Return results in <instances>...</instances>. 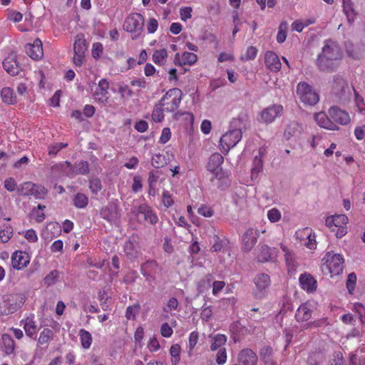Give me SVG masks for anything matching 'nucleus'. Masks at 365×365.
I'll return each instance as SVG.
<instances>
[{
  "instance_id": "1",
  "label": "nucleus",
  "mask_w": 365,
  "mask_h": 365,
  "mask_svg": "<svg viewBox=\"0 0 365 365\" xmlns=\"http://www.w3.org/2000/svg\"><path fill=\"white\" fill-rule=\"evenodd\" d=\"M343 56L339 44L331 39L324 41L322 53L318 55L317 66L322 71L332 72L339 66Z\"/></svg>"
},
{
  "instance_id": "2",
  "label": "nucleus",
  "mask_w": 365,
  "mask_h": 365,
  "mask_svg": "<svg viewBox=\"0 0 365 365\" xmlns=\"http://www.w3.org/2000/svg\"><path fill=\"white\" fill-rule=\"evenodd\" d=\"M322 270L324 273H329L331 277L339 275L343 271L344 259L339 254L328 252L322 259Z\"/></svg>"
},
{
  "instance_id": "3",
  "label": "nucleus",
  "mask_w": 365,
  "mask_h": 365,
  "mask_svg": "<svg viewBox=\"0 0 365 365\" xmlns=\"http://www.w3.org/2000/svg\"><path fill=\"white\" fill-rule=\"evenodd\" d=\"M331 93L336 102H346L351 97V89L348 83L340 76H334Z\"/></svg>"
},
{
  "instance_id": "4",
  "label": "nucleus",
  "mask_w": 365,
  "mask_h": 365,
  "mask_svg": "<svg viewBox=\"0 0 365 365\" xmlns=\"http://www.w3.org/2000/svg\"><path fill=\"white\" fill-rule=\"evenodd\" d=\"M182 93L180 89L174 88L168 90L160 101L165 112L173 113L178 110L181 103Z\"/></svg>"
},
{
  "instance_id": "5",
  "label": "nucleus",
  "mask_w": 365,
  "mask_h": 365,
  "mask_svg": "<svg viewBox=\"0 0 365 365\" xmlns=\"http://www.w3.org/2000/svg\"><path fill=\"white\" fill-rule=\"evenodd\" d=\"M298 95L301 101L305 105L314 106L319 101L318 93L307 82L298 83Z\"/></svg>"
},
{
  "instance_id": "6",
  "label": "nucleus",
  "mask_w": 365,
  "mask_h": 365,
  "mask_svg": "<svg viewBox=\"0 0 365 365\" xmlns=\"http://www.w3.org/2000/svg\"><path fill=\"white\" fill-rule=\"evenodd\" d=\"M241 129H231L222 135L220 140V150L224 153H227L231 148L235 147L242 139Z\"/></svg>"
},
{
  "instance_id": "7",
  "label": "nucleus",
  "mask_w": 365,
  "mask_h": 365,
  "mask_svg": "<svg viewBox=\"0 0 365 365\" xmlns=\"http://www.w3.org/2000/svg\"><path fill=\"white\" fill-rule=\"evenodd\" d=\"M144 26V18L138 13L130 14L125 20L123 28L129 33H135L136 35L133 38L140 36Z\"/></svg>"
},
{
  "instance_id": "8",
  "label": "nucleus",
  "mask_w": 365,
  "mask_h": 365,
  "mask_svg": "<svg viewBox=\"0 0 365 365\" xmlns=\"http://www.w3.org/2000/svg\"><path fill=\"white\" fill-rule=\"evenodd\" d=\"M109 87V82L106 78H101L98 81L92 93L93 98L97 103L105 106L109 102L110 98Z\"/></svg>"
},
{
  "instance_id": "9",
  "label": "nucleus",
  "mask_w": 365,
  "mask_h": 365,
  "mask_svg": "<svg viewBox=\"0 0 365 365\" xmlns=\"http://www.w3.org/2000/svg\"><path fill=\"white\" fill-rule=\"evenodd\" d=\"M254 283L255 289L253 293L255 298L261 299L264 297L271 284L269 276L264 273L258 274L254 278Z\"/></svg>"
},
{
  "instance_id": "10",
  "label": "nucleus",
  "mask_w": 365,
  "mask_h": 365,
  "mask_svg": "<svg viewBox=\"0 0 365 365\" xmlns=\"http://www.w3.org/2000/svg\"><path fill=\"white\" fill-rule=\"evenodd\" d=\"M283 107L281 105H272L264 109L260 113L259 120L264 123H272L277 117L282 115Z\"/></svg>"
},
{
  "instance_id": "11",
  "label": "nucleus",
  "mask_w": 365,
  "mask_h": 365,
  "mask_svg": "<svg viewBox=\"0 0 365 365\" xmlns=\"http://www.w3.org/2000/svg\"><path fill=\"white\" fill-rule=\"evenodd\" d=\"M65 166L69 169V170L66 172V174L68 176H73L76 175H87L90 172L89 164L87 161L81 160L80 161L75 168H73L71 163L69 161H66L63 164L61 165V167L66 170Z\"/></svg>"
},
{
  "instance_id": "12",
  "label": "nucleus",
  "mask_w": 365,
  "mask_h": 365,
  "mask_svg": "<svg viewBox=\"0 0 365 365\" xmlns=\"http://www.w3.org/2000/svg\"><path fill=\"white\" fill-rule=\"evenodd\" d=\"M298 280L301 288L307 293L312 294L316 292L317 281L310 273L304 272L300 274Z\"/></svg>"
},
{
  "instance_id": "13",
  "label": "nucleus",
  "mask_w": 365,
  "mask_h": 365,
  "mask_svg": "<svg viewBox=\"0 0 365 365\" xmlns=\"http://www.w3.org/2000/svg\"><path fill=\"white\" fill-rule=\"evenodd\" d=\"M29 262L30 257L26 252L17 250L11 255V264L15 269H23L28 266Z\"/></svg>"
},
{
  "instance_id": "14",
  "label": "nucleus",
  "mask_w": 365,
  "mask_h": 365,
  "mask_svg": "<svg viewBox=\"0 0 365 365\" xmlns=\"http://www.w3.org/2000/svg\"><path fill=\"white\" fill-rule=\"evenodd\" d=\"M258 236L257 230L253 228L247 230L242 237V250L244 252L250 251L256 245Z\"/></svg>"
},
{
  "instance_id": "15",
  "label": "nucleus",
  "mask_w": 365,
  "mask_h": 365,
  "mask_svg": "<svg viewBox=\"0 0 365 365\" xmlns=\"http://www.w3.org/2000/svg\"><path fill=\"white\" fill-rule=\"evenodd\" d=\"M329 117L336 123L341 125H347L350 122V117L347 112L337 106H332L329 109Z\"/></svg>"
},
{
  "instance_id": "16",
  "label": "nucleus",
  "mask_w": 365,
  "mask_h": 365,
  "mask_svg": "<svg viewBox=\"0 0 365 365\" xmlns=\"http://www.w3.org/2000/svg\"><path fill=\"white\" fill-rule=\"evenodd\" d=\"M4 70L11 76H16L20 73L21 67L16 60V56L9 54L2 62Z\"/></svg>"
},
{
  "instance_id": "17",
  "label": "nucleus",
  "mask_w": 365,
  "mask_h": 365,
  "mask_svg": "<svg viewBox=\"0 0 365 365\" xmlns=\"http://www.w3.org/2000/svg\"><path fill=\"white\" fill-rule=\"evenodd\" d=\"M26 53L34 60H39L43 55L42 42L39 38L34 40L33 43L25 46Z\"/></svg>"
},
{
  "instance_id": "18",
  "label": "nucleus",
  "mask_w": 365,
  "mask_h": 365,
  "mask_svg": "<svg viewBox=\"0 0 365 365\" xmlns=\"http://www.w3.org/2000/svg\"><path fill=\"white\" fill-rule=\"evenodd\" d=\"M137 215H142L144 220L151 225L158 222V217L155 211L146 203L140 204L137 208Z\"/></svg>"
},
{
  "instance_id": "19",
  "label": "nucleus",
  "mask_w": 365,
  "mask_h": 365,
  "mask_svg": "<svg viewBox=\"0 0 365 365\" xmlns=\"http://www.w3.org/2000/svg\"><path fill=\"white\" fill-rule=\"evenodd\" d=\"M257 361V355L250 349H244L238 354L240 365H256Z\"/></svg>"
},
{
  "instance_id": "20",
  "label": "nucleus",
  "mask_w": 365,
  "mask_h": 365,
  "mask_svg": "<svg viewBox=\"0 0 365 365\" xmlns=\"http://www.w3.org/2000/svg\"><path fill=\"white\" fill-rule=\"evenodd\" d=\"M197 60V56L195 53L185 51L182 53L180 54L179 53H176L175 55L174 62L175 65L183 66H192L194 65Z\"/></svg>"
},
{
  "instance_id": "21",
  "label": "nucleus",
  "mask_w": 365,
  "mask_h": 365,
  "mask_svg": "<svg viewBox=\"0 0 365 365\" xmlns=\"http://www.w3.org/2000/svg\"><path fill=\"white\" fill-rule=\"evenodd\" d=\"M302 233L306 236V238H302V236L298 237L301 246L306 247L309 250L316 249V236L313 233L312 230L309 227H305L302 230Z\"/></svg>"
},
{
  "instance_id": "22",
  "label": "nucleus",
  "mask_w": 365,
  "mask_h": 365,
  "mask_svg": "<svg viewBox=\"0 0 365 365\" xmlns=\"http://www.w3.org/2000/svg\"><path fill=\"white\" fill-rule=\"evenodd\" d=\"M281 249L284 253V259L287 267L288 274L290 276H294L297 270L295 255L294 252H291L289 249L283 244H281Z\"/></svg>"
},
{
  "instance_id": "23",
  "label": "nucleus",
  "mask_w": 365,
  "mask_h": 365,
  "mask_svg": "<svg viewBox=\"0 0 365 365\" xmlns=\"http://www.w3.org/2000/svg\"><path fill=\"white\" fill-rule=\"evenodd\" d=\"M264 63L266 67L272 72H278L282 63L279 56L273 51H267L264 55Z\"/></svg>"
},
{
  "instance_id": "24",
  "label": "nucleus",
  "mask_w": 365,
  "mask_h": 365,
  "mask_svg": "<svg viewBox=\"0 0 365 365\" xmlns=\"http://www.w3.org/2000/svg\"><path fill=\"white\" fill-rule=\"evenodd\" d=\"M123 251L129 259H135L140 254L139 243L133 239H129L124 244Z\"/></svg>"
},
{
  "instance_id": "25",
  "label": "nucleus",
  "mask_w": 365,
  "mask_h": 365,
  "mask_svg": "<svg viewBox=\"0 0 365 365\" xmlns=\"http://www.w3.org/2000/svg\"><path fill=\"white\" fill-rule=\"evenodd\" d=\"M324 112H320L314 115V119L317 123L322 128L335 130L338 129V126L331 121Z\"/></svg>"
},
{
  "instance_id": "26",
  "label": "nucleus",
  "mask_w": 365,
  "mask_h": 365,
  "mask_svg": "<svg viewBox=\"0 0 365 365\" xmlns=\"http://www.w3.org/2000/svg\"><path fill=\"white\" fill-rule=\"evenodd\" d=\"M16 344L13 338L9 334H3L1 339V349L6 355L14 353Z\"/></svg>"
},
{
  "instance_id": "27",
  "label": "nucleus",
  "mask_w": 365,
  "mask_h": 365,
  "mask_svg": "<svg viewBox=\"0 0 365 365\" xmlns=\"http://www.w3.org/2000/svg\"><path fill=\"white\" fill-rule=\"evenodd\" d=\"M344 47L346 53L349 58L354 60H359L361 58L363 52L359 46L354 45L349 40L345 41Z\"/></svg>"
},
{
  "instance_id": "28",
  "label": "nucleus",
  "mask_w": 365,
  "mask_h": 365,
  "mask_svg": "<svg viewBox=\"0 0 365 365\" xmlns=\"http://www.w3.org/2000/svg\"><path fill=\"white\" fill-rule=\"evenodd\" d=\"M342 6L348 21L350 24L354 22L358 12L355 9L352 0H342Z\"/></svg>"
},
{
  "instance_id": "29",
  "label": "nucleus",
  "mask_w": 365,
  "mask_h": 365,
  "mask_svg": "<svg viewBox=\"0 0 365 365\" xmlns=\"http://www.w3.org/2000/svg\"><path fill=\"white\" fill-rule=\"evenodd\" d=\"M224 162L223 156L219 153H215L209 158L207 168L212 173L216 172Z\"/></svg>"
},
{
  "instance_id": "30",
  "label": "nucleus",
  "mask_w": 365,
  "mask_h": 365,
  "mask_svg": "<svg viewBox=\"0 0 365 365\" xmlns=\"http://www.w3.org/2000/svg\"><path fill=\"white\" fill-rule=\"evenodd\" d=\"M1 98L2 101L9 105H15L17 103V98L14 90L10 87H4L1 90Z\"/></svg>"
},
{
  "instance_id": "31",
  "label": "nucleus",
  "mask_w": 365,
  "mask_h": 365,
  "mask_svg": "<svg viewBox=\"0 0 365 365\" xmlns=\"http://www.w3.org/2000/svg\"><path fill=\"white\" fill-rule=\"evenodd\" d=\"M276 255V249L271 248L269 246L264 245L261 246L260 252L257 256L258 261L263 262L274 258Z\"/></svg>"
},
{
  "instance_id": "32",
  "label": "nucleus",
  "mask_w": 365,
  "mask_h": 365,
  "mask_svg": "<svg viewBox=\"0 0 365 365\" xmlns=\"http://www.w3.org/2000/svg\"><path fill=\"white\" fill-rule=\"evenodd\" d=\"M54 336L53 331L49 328H44L39 334L37 343L38 345L48 347Z\"/></svg>"
},
{
  "instance_id": "33",
  "label": "nucleus",
  "mask_w": 365,
  "mask_h": 365,
  "mask_svg": "<svg viewBox=\"0 0 365 365\" xmlns=\"http://www.w3.org/2000/svg\"><path fill=\"white\" fill-rule=\"evenodd\" d=\"M24 329L29 337L34 338L37 331V325L34 321V316L28 317L25 319Z\"/></svg>"
},
{
  "instance_id": "34",
  "label": "nucleus",
  "mask_w": 365,
  "mask_h": 365,
  "mask_svg": "<svg viewBox=\"0 0 365 365\" xmlns=\"http://www.w3.org/2000/svg\"><path fill=\"white\" fill-rule=\"evenodd\" d=\"M168 58V51L165 48L155 50L152 59L153 61L159 66H163L165 64Z\"/></svg>"
},
{
  "instance_id": "35",
  "label": "nucleus",
  "mask_w": 365,
  "mask_h": 365,
  "mask_svg": "<svg viewBox=\"0 0 365 365\" xmlns=\"http://www.w3.org/2000/svg\"><path fill=\"white\" fill-rule=\"evenodd\" d=\"M210 338L212 339L210 349L212 351L222 348V346L226 344L227 340V336L222 334H217L213 336H210Z\"/></svg>"
},
{
  "instance_id": "36",
  "label": "nucleus",
  "mask_w": 365,
  "mask_h": 365,
  "mask_svg": "<svg viewBox=\"0 0 365 365\" xmlns=\"http://www.w3.org/2000/svg\"><path fill=\"white\" fill-rule=\"evenodd\" d=\"M15 312V307L12 308L11 303V297H6L4 299H0V314L7 315Z\"/></svg>"
},
{
  "instance_id": "37",
  "label": "nucleus",
  "mask_w": 365,
  "mask_h": 365,
  "mask_svg": "<svg viewBox=\"0 0 365 365\" xmlns=\"http://www.w3.org/2000/svg\"><path fill=\"white\" fill-rule=\"evenodd\" d=\"M171 365H178L180 361L181 347L178 344H173L169 350Z\"/></svg>"
},
{
  "instance_id": "38",
  "label": "nucleus",
  "mask_w": 365,
  "mask_h": 365,
  "mask_svg": "<svg viewBox=\"0 0 365 365\" xmlns=\"http://www.w3.org/2000/svg\"><path fill=\"white\" fill-rule=\"evenodd\" d=\"M158 268V264L155 260H148L141 267V273L144 277H150V272H155Z\"/></svg>"
},
{
  "instance_id": "39",
  "label": "nucleus",
  "mask_w": 365,
  "mask_h": 365,
  "mask_svg": "<svg viewBox=\"0 0 365 365\" xmlns=\"http://www.w3.org/2000/svg\"><path fill=\"white\" fill-rule=\"evenodd\" d=\"M87 48L88 46L84 36L81 34H78L73 43V52L81 51L85 53Z\"/></svg>"
},
{
  "instance_id": "40",
  "label": "nucleus",
  "mask_w": 365,
  "mask_h": 365,
  "mask_svg": "<svg viewBox=\"0 0 365 365\" xmlns=\"http://www.w3.org/2000/svg\"><path fill=\"white\" fill-rule=\"evenodd\" d=\"M79 337L83 348L86 349H89L93 341L91 333L88 331L81 329L79 331Z\"/></svg>"
},
{
  "instance_id": "41",
  "label": "nucleus",
  "mask_w": 365,
  "mask_h": 365,
  "mask_svg": "<svg viewBox=\"0 0 365 365\" xmlns=\"http://www.w3.org/2000/svg\"><path fill=\"white\" fill-rule=\"evenodd\" d=\"M263 162L261 156H255L253 163L252 168L251 169V178L252 179L257 178L258 174L262 171Z\"/></svg>"
},
{
  "instance_id": "42",
  "label": "nucleus",
  "mask_w": 365,
  "mask_h": 365,
  "mask_svg": "<svg viewBox=\"0 0 365 365\" xmlns=\"http://www.w3.org/2000/svg\"><path fill=\"white\" fill-rule=\"evenodd\" d=\"M289 24L287 21H282L278 28L277 34V41L279 43H282L287 38Z\"/></svg>"
},
{
  "instance_id": "43",
  "label": "nucleus",
  "mask_w": 365,
  "mask_h": 365,
  "mask_svg": "<svg viewBox=\"0 0 365 365\" xmlns=\"http://www.w3.org/2000/svg\"><path fill=\"white\" fill-rule=\"evenodd\" d=\"M73 205L77 208H85L88 204V197L81 192L77 193L73 199Z\"/></svg>"
},
{
  "instance_id": "44",
  "label": "nucleus",
  "mask_w": 365,
  "mask_h": 365,
  "mask_svg": "<svg viewBox=\"0 0 365 365\" xmlns=\"http://www.w3.org/2000/svg\"><path fill=\"white\" fill-rule=\"evenodd\" d=\"M164 111L165 110L160 103L155 105L152 113V119L157 123L162 122L165 117Z\"/></svg>"
},
{
  "instance_id": "45",
  "label": "nucleus",
  "mask_w": 365,
  "mask_h": 365,
  "mask_svg": "<svg viewBox=\"0 0 365 365\" xmlns=\"http://www.w3.org/2000/svg\"><path fill=\"white\" fill-rule=\"evenodd\" d=\"M199 339V334L197 331H193L190 334L189 341H188V350L187 354L190 356H192L193 349L197 344Z\"/></svg>"
},
{
  "instance_id": "46",
  "label": "nucleus",
  "mask_w": 365,
  "mask_h": 365,
  "mask_svg": "<svg viewBox=\"0 0 365 365\" xmlns=\"http://www.w3.org/2000/svg\"><path fill=\"white\" fill-rule=\"evenodd\" d=\"M13 235V228L11 225H4L0 230V240L3 243L7 242Z\"/></svg>"
},
{
  "instance_id": "47",
  "label": "nucleus",
  "mask_w": 365,
  "mask_h": 365,
  "mask_svg": "<svg viewBox=\"0 0 365 365\" xmlns=\"http://www.w3.org/2000/svg\"><path fill=\"white\" fill-rule=\"evenodd\" d=\"M152 165L156 168H163L167 165L168 159L162 154H155L151 159Z\"/></svg>"
},
{
  "instance_id": "48",
  "label": "nucleus",
  "mask_w": 365,
  "mask_h": 365,
  "mask_svg": "<svg viewBox=\"0 0 365 365\" xmlns=\"http://www.w3.org/2000/svg\"><path fill=\"white\" fill-rule=\"evenodd\" d=\"M47 193L48 191L43 186L34 183L31 195L34 196L36 199H43Z\"/></svg>"
},
{
  "instance_id": "49",
  "label": "nucleus",
  "mask_w": 365,
  "mask_h": 365,
  "mask_svg": "<svg viewBox=\"0 0 365 365\" xmlns=\"http://www.w3.org/2000/svg\"><path fill=\"white\" fill-rule=\"evenodd\" d=\"M34 187V183L31 182H26L18 188L17 192L19 195L21 196H29L32 194V189Z\"/></svg>"
},
{
  "instance_id": "50",
  "label": "nucleus",
  "mask_w": 365,
  "mask_h": 365,
  "mask_svg": "<svg viewBox=\"0 0 365 365\" xmlns=\"http://www.w3.org/2000/svg\"><path fill=\"white\" fill-rule=\"evenodd\" d=\"M26 297L24 294H19L15 297H11V303L12 308L15 307V312L20 308L26 302Z\"/></svg>"
},
{
  "instance_id": "51",
  "label": "nucleus",
  "mask_w": 365,
  "mask_h": 365,
  "mask_svg": "<svg viewBox=\"0 0 365 365\" xmlns=\"http://www.w3.org/2000/svg\"><path fill=\"white\" fill-rule=\"evenodd\" d=\"M45 208H46V206L38 204L37 207L34 208L33 210V214L34 215V219L37 222H41L45 220L46 215L43 212V210Z\"/></svg>"
},
{
  "instance_id": "52",
  "label": "nucleus",
  "mask_w": 365,
  "mask_h": 365,
  "mask_svg": "<svg viewBox=\"0 0 365 365\" xmlns=\"http://www.w3.org/2000/svg\"><path fill=\"white\" fill-rule=\"evenodd\" d=\"M225 245V240L220 239V237L218 235H214L213 244L210 247V250L212 252H220L222 250Z\"/></svg>"
},
{
  "instance_id": "53",
  "label": "nucleus",
  "mask_w": 365,
  "mask_h": 365,
  "mask_svg": "<svg viewBox=\"0 0 365 365\" xmlns=\"http://www.w3.org/2000/svg\"><path fill=\"white\" fill-rule=\"evenodd\" d=\"M311 315L312 311L305 304H302L298 307V318H300L302 321L308 320Z\"/></svg>"
},
{
  "instance_id": "54",
  "label": "nucleus",
  "mask_w": 365,
  "mask_h": 365,
  "mask_svg": "<svg viewBox=\"0 0 365 365\" xmlns=\"http://www.w3.org/2000/svg\"><path fill=\"white\" fill-rule=\"evenodd\" d=\"M89 189L93 194L96 195L102 189V184L98 178H92L89 180Z\"/></svg>"
},
{
  "instance_id": "55",
  "label": "nucleus",
  "mask_w": 365,
  "mask_h": 365,
  "mask_svg": "<svg viewBox=\"0 0 365 365\" xmlns=\"http://www.w3.org/2000/svg\"><path fill=\"white\" fill-rule=\"evenodd\" d=\"M59 272L57 270H53L48 274L44 278V283L47 286H51L55 284L58 278Z\"/></svg>"
},
{
  "instance_id": "56",
  "label": "nucleus",
  "mask_w": 365,
  "mask_h": 365,
  "mask_svg": "<svg viewBox=\"0 0 365 365\" xmlns=\"http://www.w3.org/2000/svg\"><path fill=\"white\" fill-rule=\"evenodd\" d=\"M257 54V49L255 46H249L241 59L242 61H251L256 58Z\"/></svg>"
},
{
  "instance_id": "57",
  "label": "nucleus",
  "mask_w": 365,
  "mask_h": 365,
  "mask_svg": "<svg viewBox=\"0 0 365 365\" xmlns=\"http://www.w3.org/2000/svg\"><path fill=\"white\" fill-rule=\"evenodd\" d=\"M162 202L167 208L171 207L174 204V200L169 191L164 190L162 192Z\"/></svg>"
},
{
  "instance_id": "58",
  "label": "nucleus",
  "mask_w": 365,
  "mask_h": 365,
  "mask_svg": "<svg viewBox=\"0 0 365 365\" xmlns=\"http://www.w3.org/2000/svg\"><path fill=\"white\" fill-rule=\"evenodd\" d=\"M280 211L277 208H272L267 212V217L271 222H277L281 219Z\"/></svg>"
},
{
  "instance_id": "59",
  "label": "nucleus",
  "mask_w": 365,
  "mask_h": 365,
  "mask_svg": "<svg viewBox=\"0 0 365 365\" xmlns=\"http://www.w3.org/2000/svg\"><path fill=\"white\" fill-rule=\"evenodd\" d=\"M103 52V44L100 42H96L92 46V56L98 59L101 57Z\"/></svg>"
},
{
  "instance_id": "60",
  "label": "nucleus",
  "mask_w": 365,
  "mask_h": 365,
  "mask_svg": "<svg viewBox=\"0 0 365 365\" xmlns=\"http://www.w3.org/2000/svg\"><path fill=\"white\" fill-rule=\"evenodd\" d=\"M197 213L205 217H210L214 215V210L210 206L202 205L197 209Z\"/></svg>"
},
{
  "instance_id": "61",
  "label": "nucleus",
  "mask_w": 365,
  "mask_h": 365,
  "mask_svg": "<svg viewBox=\"0 0 365 365\" xmlns=\"http://www.w3.org/2000/svg\"><path fill=\"white\" fill-rule=\"evenodd\" d=\"M139 309V305L128 306L125 311V317L128 320H134Z\"/></svg>"
},
{
  "instance_id": "62",
  "label": "nucleus",
  "mask_w": 365,
  "mask_h": 365,
  "mask_svg": "<svg viewBox=\"0 0 365 365\" xmlns=\"http://www.w3.org/2000/svg\"><path fill=\"white\" fill-rule=\"evenodd\" d=\"M356 282V275L355 273L351 272L348 275V278L346 280V288L349 290L350 294L352 293L353 290L355 288V284Z\"/></svg>"
},
{
  "instance_id": "63",
  "label": "nucleus",
  "mask_w": 365,
  "mask_h": 365,
  "mask_svg": "<svg viewBox=\"0 0 365 365\" xmlns=\"http://www.w3.org/2000/svg\"><path fill=\"white\" fill-rule=\"evenodd\" d=\"M68 146L67 143H57L53 145H51L48 148V154L55 155H56L61 149L66 148Z\"/></svg>"
},
{
  "instance_id": "64",
  "label": "nucleus",
  "mask_w": 365,
  "mask_h": 365,
  "mask_svg": "<svg viewBox=\"0 0 365 365\" xmlns=\"http://www.w3.org/2000/svg\"><path fill=\"white\" fill-rule=\"evenodd\" d=\"M227 351L225 347L220 349L216 356V362L217 364L222 365L225 364L227 361Z\"/></svg>"
}]
</instances>
